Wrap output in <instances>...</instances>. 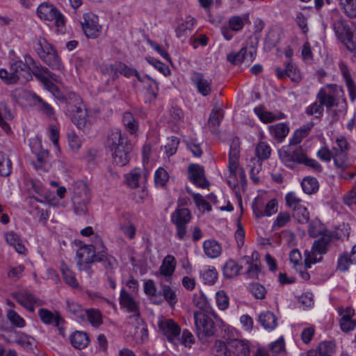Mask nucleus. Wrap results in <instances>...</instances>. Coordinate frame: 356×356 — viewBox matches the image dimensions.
Wrapping results in <instances>:
<instances>
[{
  "mask_svg": "<svg viewBox=\"0 0 356 356\" xmlns=\"http://www.w3.org/2000/svg\"><path fill=\"white\" fill-rule=\"evenodd\" d=\"M120 305L127 312L132 313L128 317V325H134V322L132 318L136 317V316H138V318L140 317L139 302L124 289H122L120 295Z\"/></svg>",
  "mask_w": 356,
  "mask_h": 356,
  "instance_id": "obj_10",
  "label": "nucleus"
},
{
  "mask_svg": "<svg viewBox=\"0 0 356 356\" xmlns=\"http://www.w3.org/2000/svg\"><path fill=\"white\" fill-rule=\"evenodd\" d=\"M142 177H143L144 179H147V172L146 170L140 168H134L126 176L127 184L131 188H137Z\"/></svg>",
  "mask_w": 356,
  "mask_h": 356,
  "instance_id": "obj_30",
  "label": "nucleus"
},
{
  "mask_svg": "<svg viewBox=\"0 0 356 356\" xmlns=\"http://www.w3.org/2000/svg\"><path fill=\"white\" fill-rule=\"evenodd\" d=\"M276 75L280 79L289 77L293 81H298L300 79V74L296 67L290 62L284 63V69L277 67Z\"/></svg>",
  "mask_w": 356,
  "mask_h": 356,
  "instance_id": "obj_23",
  "label": "nucleus"
},
{
  "mask_svg": "<svg viewBox=\"0 0 356 356\" xmlns=\"http://www.w3.org/2000/svg\"><path fill=\"white\" fill-rule=\"evenodd\" d=\"M216 301L219 309L224 311L227 309L229 305V298L225 291H218L216 293Z\"/></svg>",
  "mask_w": 356,
  "mask_h": 356,
  "instance_id": "obj_62",
  "label": "nucleus"
},
{
  "mask_svg": "<svg viewBox=\"0 0 356 356\" xmlns=\"http://www.w3.org/2000/svg\"><path fill=\"white\" fill-rule=\"evenodd\" d=\"M319 356H332L335 351V344L332 341H323L317 348Z\"/></svg>",
  "mask_w": 356,
  "mask_h": 356,
  "instance_id": "obj_56",
  "label": "nucleus"
},
{
  "mask_svg": "<svg viewBox=\"0 0 356 356\" xmlns=\"http://www.w3.org/2000/svg\"><path fill=\"white\" fill-rule=\"evenodd\" d=\"M332 239V235L330 233L324 234L320 238L314 241L312 245V250L317 252L318 254H325L328 250V247Z\"/></svg>",
  "mask_w": 356,
  "mask_h": 356,
  "instance_id": "obj_27",
  "label": "nucleus"
},
{
  "mask_svg": "<svg viewBox=\"0 0 356 356\" xmlns=\"http://www.w3.org/2000/svg\"><path fill=\"white\" fill-rule=\"evenodd\" d=\"M161 293L163 296V300H165L168 302L171 308H174L175 305L178 301L177 294L170 286L166 284L161 285Z\"/></svg>",
  "mask_w": 356,
  "mask_h": 356,
  "instance_id": "obj_42",
  "label": "nucleus"
},
{
  "mask_svg": "<svg viewBox=\"0 0 356 356\" xmlns=\"http://www.w3.org/2000/svg\"><path fill=\"white\" fill-rule=\"evenodd\" d=\"M252 210L257 218L270 216L277 211V202L276 200L272 199L264 205L261 199L256 198L252 203Z\"/></svg>",
  "mask_w": 356,
  "mask_h": 356,
  "instance_id": "obj_14",
  "label": "nucleus"
},
{
  "mask_svg": "<svg viewBox=\"0 0 356 356\" xmlns=\"http://www.w3.org/2000/svg\"><path fill=\"white\" fill-rule=\"evenodd\" d=\"M254 112L259 118L264 123H270L280 119L274 113L264 111L262 107L258 106L254 108Z\"/></svg>",
  "mask_w": 356,
  "mask_h": 356,
  "instance_id": "obj_54",
  "label": "nucleus"
},
{
  "mask_svg": "<svg viewBox=\"0 0 356 356\" xmlns=\"http://www.w3.org/2000/svg\"><path fill=\"white\" fill-rule=\"evenodd\" d=\"M230 355L235 356H250V346L244 340L233 339L229 341Z\"/></svg>",
  "mask_w": 356,
  "mask_h": 356,
  "instance_id": "obj_22",
  "label": "nucleus"
},
{
  "mask_svg": "<svg viewBox=\"0 0 356 356\" xmlns=\"http://www.w3.org/2000/svg\"><path fill=\"white\" fill-rule=\"evenodd\" d=\"M35 50L40 59L51 69L58 71L63 69L57 51L45 39H38Z\"/></svg>",
  "mask_w": 356,
  "mask_h": 356,
  "instance_id": "obj_4",
  "label": "nucleus"
},
{
  "mask_svg": "<svg viewBox=\"0 0 356 356\" xmlns=\"http://www.w3.org/2000/svg\"><path fill=\"white\" fill-rule=\"evenodd\" d=\"M330 233L318 219L312 220L308 227V234L312 238L321 236L324 234Z\"/></svg>",
  "mask_w": 356,
  "mask_h": 356,
  "instance_id": "obj_34",
  "label": "nucleus"
},
{
  "mask_svg": "<svg viewBox=\"0 0 356 356\" xmlns=\"http://www.w3.org/2000/svg\"><path fill=\"white\" fill-rule=\"evenodd\" d=\"M118 70L119 71V74H122L127 78H130L131 76H134L137 78L138 81H144V79H142V76L135 68L130 67L122 62H118Z\"/></svg>",
  "mask_w": 356,
  "mask_h": 356,
  "instance_id": "obj_52",
  "label": "nucleus"
},
{
  "mask_svg": "<svg viewBox=\"0 0 356 356\" xmlns=\"http://www.w3.org/2000/svg\"><path fill=\"white\" fill-rule=\"evenodd\" d=\"M70 113L71 119L73 123L77 127V128L82 129L87 124V116L88 112L83 105L77 106V107L72 109V111H68Z\"/></svg>",
  "mask_w": 356,
  "mask_h": 356,
  "instance_id": "obj_21",
  "label": "nucleus"
},
{
  "mask_svg": "<svg viewBox=\"0 0 356 356\" xmlns=\"http://www.w3.org/2000/svg\"><path fill=\"white\" fill-rule=\"evenodd\" d=\"M61 272L63 278L67 284L74 289L79 287V283L75 277L74 273L71 271L64 264H63L61 266Z\"/></svg>",
  "mask_w": 356,
  "mask_h": 356,
  "instance_id": "obj_51",
  "label": "nucleus"
},
{
  "mask_svg": "<svg viewBox=\"0 0 356 356\" xmlns=\"http://www.w3.org/2000/svg\"><path fill=\"white\" fill-rule=\"evenodd\" d=\"M200 276L205 284H213L218 279V272L213 266H207L200 271Z\"/></svg>",
  "mask_w": 356,
  "mask_h": 356,
  "instance_id": "obj_44",
  "label": "nucleus"
},
{
  "mask_svg": "<svg viewBox=\"0 0 356 356\" xmlns=\"http://www.w3.org/2000/svg\"><path fill=\"white\" fill-rule=\"evenodd\" d=\"M5 240L10 246H13L16 252L20 254H25L26 248L22 243L20 237L13 231L5 234Z\"/></svg>",
  "mask_w": 356,
  "mask_h": 356,
  "instance_id": "obj_26",
  "label": "nucleus"
},
{
  "mask_svg": "<svg viewBox=\"0 0 356 356\" xmlns=\"http://www.w3.org/2000/svg\"><path fill=\"white\" fill-rule=\"evenodd\" d=\"M191 81L197 91L204 97L209 95L212 92V79L206 74L193 71L191 74Z\"/></svg>",
  "mask_w": 356,
  "mask_h": 356,
  "instance_id": "obj_12",
  "label": "nucleus"
},
{
  "mask_svg": "<svg viewBox=\"0 0 356 356\" xmlns=\"http://www.w3.org/2000/svg\"><path fill=\"white\" fill-rule=\"evenodd\" d=\"M333 29L337 37L342 42L345 39H347L348 33L351 30L345 20L340 17H337L334 19L333 23Z\"/></svg>",
  "mask_w": 356,
  "mask_h": 356,
  "instance_id": "obj_31",
  "label": "nucleus"
},
{
  "mask_svg": "<svg viewBox=\"0 0 356 356\" xmlns=\"http://www.w3.org/2000/svg\"><path fill=\"white\" fill-rule=\"evenodd\" d=\"M292 216L296 219L298 222L300 224H305L308 222L309 219V213L306 206L300 207L296 211L292 212Z\"/></svg>",
  "mask_w": 356,
  "mask_h": 356,
  "instance_id": "obj_63",
  "label": "nucleus"
},
{
  "mask_svg": "<svg viewBox=\"0 0 356 356\" xmlns=\"http://www.w3.org/2000/svg\"><path fill=\"white\" fill-rule=\"evenodd\" d=\"M83 31L88 38H97L101 33L102 26L99 24V17L92 13H85L81 22Z\"/></svg>",
  "mask_w": 356,
  "mask_h": 356,
  "instance_id": "obj_9",
  "label": "nucleus"
},
{
  "mask_svg": "<svg viewBox=\"0 0 356 356\" xmlns=\"http://www.w3.org/2000/svg\"><path fill=\"white\" fill-rule=\"evenodd\" d=\"M249 291L257 299L262 300L265 298L266 294V289L265 287L259 282H254L249 285Z\"/></svg>",
  "mask_w": 356,
  "mask_h": 356,
  "instance_id": "obj_60",
  "label": "nucleus"
},
{
  "mask_svg": "<svg viewBox=\"0 0 356 356\" xmlns=\"http://www.w3.org/2000/svg\"><path fill=\"white\" fill-rule=\"evenodd\" d=\"M258 321L266 330H273L277 326V318L270 311H264L258 316Z\"/></svg>",
  "mask_w": 356,
  "mask_h": 356,
  "instance_id": "obj_33",
  "label": "nucleus"
},
{
  "mask_svg": "<svg viewBox=\"0 0 356 356\" xmlns=\"http://www.w3.org/2000/svg\"><path fill=\"white\" fill-rule=\"evenodd\" d=\"M122 123L125 129L131 135H136L138 131V123L131 112L127 111L123 113Z\"/></svg>",
  "mask_w": 356,
  "mask_h": 356,
  "instance_id": "obj_38",
  "label": "nucleus"
},
{
  "mask_svg": "<svg viewBox=\"0 0 356 356\" xmlns=\"http://www.w3.org/2000/svg\"><path fill=\"white\" fill-rule=\"evenodd\" d=\"M15 339L12 342L17 343L24 348H29L32 346L33 338L21 332L14 331Z\"/></svg>",
  "mask_w": 356,
  "mask_h": 356,
  "instance_id": "obj_57",
  "label": "nucleus"
},
{
  "mask_svg": "<svg viewBox=\"0 0 356 356\" xmlns=\"http://www.w3.org/2000/svg\"><path fill=\"white\" fill-rule=\"evenodd\" d=\"M316 99L327 108L337 106L340 101L345 104V108H346L344 91L341 86L337 84H326L322 87L316 95Z\"/></svg>",
  "mask_w": 356,
  "mask_h": 356,
  "instance_id": "obj_3",
  "label": "nucleus"
},
{
  "mask_svg": "<svg viewBox=\"0 0 356 356\" xmlns=\"http://www.w3.org/2000/svg\"><path fill=\"white\" fill-rule=\"evenodd\" d=\"M136 316V317L132 318L134 319V324L129 325L134 328V332H133L134 337L140 339V340L143 342L148 338L147 325L141 317L138 318V316Z\"/></svg>",
  "mask_w": 356,
  "mask_h": 356,
  "instance_id": "obj_25",
  "label": "nucleus"
},
{
  "mask_svg": "<svg viewBox=\"0 0 356 356\" xmlns=\"http://www.w3.org/2000/svg\"><path fill=\"white\" fill-rule=\"evenodd\" d=\"M11 97L19 104H24L34 107L40 97L33 92L22 88L14 90L11 93Z\"/></svg>",
  "mask_w": 356,
  "mask_h": 356,
  "instance_id": "obj_16",
  "label": "nucleus"
},
{
  "mask_svg": "<svg viewBox=\"0 0 356 356\" xmlns=\"http://www.w3.org/2000/svg\"><path fill=\"white\" fill-rule=\"evenodd\" d=\"M325 106L318 100L314 102L306 108L305 113L308 115H314L316 118L322 116Z\"/></svg>",
  "mask_w": 356,
  "mask_h": 356,
  "instance_id": "obj_61",
  "label": "nucleus"
},
{
  "mask_svg": "<svg viewBox=\"0 0 356 356\" xmlns=\"http://www.w3.org/2000/svg\"><path fill=\"white\" fill-rule=\"evenodd\" d=\"M301 186L304 192L307 194H313L318 190V182L314 177H306L302 181Z\"/></svg>",
  "mask_w": 356,
  "mask_h": 356,
  "instance_id": "obj_48",
  "label": "nucleus"
},
{
  "mask_svg": "<svg viewBox=\"0 0 356 356\" xmlns=\"http://www.w3.org/2000/svg\"><path fill=\"white\" fill-rule=\"evenodd\" d=\"M176 261L173 256L167 255L162 261L159 270L165 277H170L175 272Z\"/></svg>",
  "mask_w": 356,
  "mask_h": 356,
  "instance_id": "obj_35",
  "label": "nucleus"
},
{
  "mask_svg": "<svg viewBox=\"0 0 356 356\" xmlns=\"http://www.w3.org/2000/svg\"><path fill=\"white\" fill-rule=\"evenodd\" d=\"M6 318L14 327L23 328L26 325L25 320L13 309L7 310Z\"/></svg>",
  "mask_w": 356,
  "mask_h": 356,
  "instance_id": "obj_43",
  "label": "nucleus"
},
{
  "mask_svg": "<svg viewBox=\"0 0 356 356\" xmlns=\"http://www.w3.org/2000/svg\"><path fill=\"white\" fill-rule=\"evenodd\" d=\"M211 316L216 319L217 324L219 326L224 327L225 325L224 321L216 314L214 311L211 312V313H205L204 312H193L195 326L199 337H209L215 334L216 328L215 322L212 319Z\"/></svg>",
  "mask_w": 356,
  "mask_h": 356,
  "instance_id": "obj_2",
  "label": "nucleus"
},
{
  "mask_svg": "<svg viewBox=\"0 0 356 356\" xmlns=\"http://www.w3.org/2000/svg\"><path fill=\"white\" fill-rule=\"evenodd\" d=\"M98 240L101 251L97 252V262L102 264L106 274H114L118 267V261L113 256L106 252V248L101 238H98Z\"/></svg>",
  "mask_w": 356,
  "mask_h": 356,
  "instance_id": "obj_13",
  "label": "nucleus"
},
{
  "mask_svg": "<svg viewBox=\"0 0 356 356\" xmlns=\"http://www.w3.org/2000/svg\"><path fill=\"white\" fill-rule=\"evenodd\" d=\"M64 100L67 104V111H72V109L77 107V106L83 105L80 97L74 92H69L67 97H64L62 95L61 99Z\"/></svg>",
  "mask_w": 356,
  "mask_h": 356,
  "instance_id": "obj_47",
  "label": "nucleus"
},
{
  "mask_svg": "<svg viewBox=\"0 0 356 356\" xmlns=\"http://www.w3.org/2000/svg\"><path fill=\"white\" fill-rule=\"evenodd\" d=\"M189 180L197 187L206 188L209 182L205 177L204 168L198 164H191L188 167Z\"/></svg>",
  "mask_w": 356,
  "mask_h": 356,
  "instance_id": "obj_15",
  "label": "nucleus"
},
{
  "mask_svg": "<svg viewBox=\"0 0 356 356\" xmlns=\"http://www.w3.org/2000/svg\"><path fill=\"white\" fill-rule=\"evenodd\" d=\"M203 250L204 254L212 259L219 257L222 252L221 245L213 239L206 240L203 243Z\"/></svg>",
  "mask_w": 356,
  "mask_h": 356,
  "instance_id": "obj_29",
  "label": "nucleus"
},
{
  "mask_svg": "<svg viewBox=\"0 0 356 356\" xmlns=\"http://www.w3.org/2000/svg\"><path fill=\"white\" fill-rule=\"evenodd\" d=\"M77 198L81 201H90V195L85 182L79 181L74 183L72 200Z\"/></svg>",
  "mask_w": 356,
  "mask_h": 356,
  "instance_id": "obj_28",
  "label": "nucleus"
},
{
  "mask_svg": "<svg viewBox=\"0 0 356 356\" xmlns=\"http://www.w3.org/2000/svg\"><path fill=\"white\" fill-rule=\"evenodd\" d=\"M106 146L111 152L113 163L119 166L126 165L130 160L133 145L120 129H113L108 136Z\"/></svg>",
  "mask_w": 356,
  "mask_h": 356,
  "instance_id": "obj_1",
  "label": "nucleus"
},
{
  "mask_svg": "<svg viewBox=\"0 0 356 356\" xmlns=\"http://www.w3.org/2000/svg\"><path fill=\"white\" fill-rule=\"evenodd\" d=\"M144 81H140L145 85L147 92L152 95L154 99H156L159 92V83L149 75H145L142 76Z\"/></svg>",
  "mask_w": 356,
  "mask_h": 356,
  "instance_id": "obj_46",
  "label": "nucleus"
},
{
  "mask_svg": "<svg viewBox=\"0 0 356 356\" xmlns=\"http://www.w3.org/2000/svg\"><path fill=\"white\" fill-rule=\"evenodd\" d=\"M12 297L23 307L33 312L36 306L44 305V301L34 296L30 291L22 290L12 293Z\"/></svg>",
  "mask_w": 356,
  "mask_h": 356,
  "instance_id": "obj_11",
  "label": "nucleus"
},
{
  "mask_svg": "<svg viewBox=\"0 0 356 356\" xmlns=\"http://www.w3.org/2000/svg\"><path fill=\"white\" fill-rule=\"evenodd\" d=\"M193 303L199 309L196 312H204L205 313L213 312L207 298L203 294L194 296Z\"/></svg>",
  "mask_w": 356,
  "mask_h": 356,
  "instance_id": "obj_50",
  "label": "nucleus"
},
{
  "mask_svg": "<svg viewBox=\"0 0 356 356\" xmlns=\"http://www.w3.org/2000/svg\"><path fill=\"white\" fill-rule=\"evenodd\" d=\"M240 156L239 147L237 144L233 143L230 146V150L229 153V162L228 168L230 173V177H236V174L238 171L240 177L243 179L245 177V175L243 170L239 169L238 166V158Z\"/></svg>",
  "mask_w": 356,
  "mask_h": 356,
  "instance_id": "obj_17",
  "label": "nucleus"
},
{
  "mask_svg": "<svg viewBox=\"0 0 356 356\" xmlns=\"http://www.w3.org/2000/svg\"><path fill=\"white\" fill-rule=\"evenodd\" d=\"M280 156L282 161L288 165V163L295 162L298 163H302L306 154L303 152L300 147H296L293 150L284 151Z\"/></svg>",
  "mask_w": 356,
  "mask_h": 356,
  "instance_id": "obj_24",
  "label": "nucleus"
},
{
  "mask_svg": "<svg viewBox=\"0 0 356 356\" xmlns=\"http://www.w3.org/2000/svg\"><path fill=\"white\" fill-rule=\"evenodd\" d=\"M89 337L86 332L76 331L70 336L71 344L76 349H83L89 343Z\"/></svg>",
  "mask_w": 356,
  "mask_h": 356,
  "instance_id": "obj_32",
  "label": "nucleus"
},
{
  "mask_svg": "<svg viewBox=\"0 0 356 356\" xmlns=\"http://www.w3.org/2000/svg\"><path fill=\"white\" fill-rule=\"evenodd\" d=\"M37 14L42 20L54 21L57 32L64 33L65 17L53 4L49 2L40 3L37 8Z\"/></svg>",
  "mask_w": 356,
  "mask_h": 356,
  "instance_id": "obj_5",
  "label": "nucleus"
},
{
  "mask_svg": "<svg viewBox=\"0 0 356 356\" xmlns=\"http://www.w3.org/2000/svg\"><path fill=\"white\" fill-rule=\"evenodd\" d=\"M191 213L188 209L178 207L171 214V222L176 227V236L185 240L187 236L186 225L191 220Z\"/></svg>",
  "mask_w": 356,
  "mask_h": 356,
  "instance_id": "obj_7",
  "label": "nucleus"
},
{
  "mask_svg": "<svg viewBox=\"0 0 356 356\" xmlns=\"http://www.w3.org/2000/svg\"><path fill=\"white\" fill-rule=\"evenodd\" d=\"M37 163L33 162V165L36 169H42L48 170L49 167V152L47 149H41L40 152H35Z\"/></svg>",
  "mask_w": 356,
  "mask_h": 356,
  "instance_id": "obj_37",
  "label": "nucleus"
},
{
  "mask_svg": "<svg viewBox=\"0 0 356 356\" xmlns=\"http://www.w3.org/2000/svg\"><path fill=\"white\" fill-rule=\"evenodd\" d=\"M245 22H249L248 15L243 17L235 15L229 19L228 26L232 31L238 32L243 29Z\"/></svg>",
  "mask_w": 356,
  "mask_h": 356,
  "instance_id": "obj_41",
  "label": "nucleus"
},
{
  "mask_svg": "<svg viewBox=\"0 0 356 356\" xmlns=\"http://www.w3.org/2000/svg\"><path fill=\"white\" fill-rule=\"evenodd\" d=\"M305 268H310L312 264L320 262L322 260L321 255L318 254L312 248L310 251L306 250L305 252Z\"/></svg>",
  "mask_w": 356,
  "mask_h": 356,
  "instance_id": "obj_55",
  "label": "nucleus"
},
{
  "mask_svg": "<svg viewBox=\"0 0 356 356\" xmlns=\"http://www.w3.org/2000/svg\"><path fill=\"white\" fill-rule=\"evenodd\" d=\"M285 200L286 206L291 209L292 212L305 206L302 200L293 192L288 193L285 196Z\"/></svg>",
  "mask_w": 356,
  "mask_h": 356,
  "instance_id": "obj_49",
  "label": "nucleus"
},
{
  "mask_svg": "<svg viewBox=\"0 0 356 356\" xmlns=\"http://www.w3.org/2000/svg\"><path fill=\"white\" fill-rule=\"evenodd\" d=\"M255 154L258 158L257 161L267 160L271 154V148L266 142L259 143L255 147Z\"/></svg>",
  "mask_w": 356,
  "mask_h": 356,
  "instance_id": "obj_45",
  "label": "nucleus"
},
{
  "mask_svg": "<svg viewBox=\"0 0 356 356\" xmlns=\"http://www.w3.org/2000/svg\"><path fill=\"white\" fill-rule=\"evenodd\" d=\"M158 327L169 342L174 344L179 341V335L181 334V327L173 319L165 318L159 319Z\"/></svg>",
  "mask_w": 356,
  "mask_h": 356,
  "instance_id": "obj_8",
  "label": "nucleus"
},
{
  "mask_svg": "<svg viewBox=\"0 0 356 356\" xmlns=\"http://www.w3.org/2000/svg\"><path fill=\"white\" fill-rule=\"evenodd\" d=\"M196 20L195 18L191 16L186 17V19L176 27V37L182 42H185L191 35Z\"/></svg>",
  "mask_w": 356,
  "mask_h": 356,
  "instance_id": "obj_19",
  "label": "nucleus"
},
{
  "mask_svg": "<svg viewBox=\"0 0 356 356\" xmlns=\"http://www.w3.org/2000/svg\"><path fill=\"white\" fill-rule=\"evenodd\" d=\"M247 53V47H242L238 52H231L227 56L229 62L234 65H238L245 61V55Z\"/></svg>",
  "mask_w": 356,
  "mask_h": 356,
  "instance_id": "obj_59",
  "label": "nucleus"
},
{
  "mask_svg": "<svg viewBox=\"0 0 356 356\" xmlns=\"http://www.w3.org/2000/svg\"><path fill=\"white\" fill-rule=\"evenodd\" d=\"M11 170V161L8 157L5 156L3 153H0V176L8 177L10 175Z\"/></svg>",
  "mask_w": 356,
  "mask_h": 356,
  "instance_id": "obj_58",
  "label": "nucleus"
},
{
  "mask_svg": "<svg viewBox=\"0 0 356 356\" xmlns=\"http://www.w3.org/2000/svg\"><path fill=\"white\" fill-rule=\"evenodd\" d=\"M38 316L41 321L46 325H50L54 323V325L58 328L60 332L63 334V329L60 326L64 323L65 321L58 312L54 314L47 309L41 308L38 310Z\"/></svg>",
  "mask_w": 356,
  "mask_h": 356,
  "instance_id": "obj_18",
  "label": "nucleus"
},
{
  "mask_svg": "<svg viewBox=\"0 0 356 356\" xmlns=\"http://www.w3.org/2000/svg\"><path fill=\"white\" fill-rule=\"evenodd\" d=\"M345 13L350 17H356V0H339Z\"/></svg>",
  "mask_w": 356,
  "mask_h": 356,
  "instance_id": "obj_64",
  "label": "nucleus"
},
{
  "mask_svg": "<svg viewBox=\"0 0 356 356\" xmlns=\"http://www.w3.org/2000/svg\"><path fill=\"white\" fill-rule=\"evenodd\" d=\"M83 318L81 321H88L90 323L95 327L100 326L102 323V316L100 312L95 309H86Z\"/></svg>",
  "mask_w": 356,
  "mask_h": 356,
  "instance_id": "obj_36",
  "label": "nucleus"
},
{
  "mask_svg": "<svg viewBox=\"0 0 356 356\" xmlns=\"http://www.w3.org/2000/svg\"><path fill=\"white\" fill-rule=\"evenodd\" d=\"M339 70L348 90L351 102L356 99V83L352 78L350 70L344 63H339Z\"/></svg>",
  "mask_w": 356,
  "mask_h": 356,
  "instance_id": "obj_20",
  "label": "nucleus"
},
{
  "mask_svg": "<svg viewBox=\"0 0 356 356\" xmlns=\"http://www.w3.org/2000/svg\"><path fill=\"white\" fill-rule=\"evenodd\" d=\"M144 292L146 295L152 298L154 303L161 304L163 302L161 298L157 299L159 293H156V289L153 280H148L145 282L144 284Z\"/></svg>",
  "mask_w": 356,
  "mask_h": 356,
  "instance_id": "obj_53",
  "label": "nucleus"
},
{
  "mask_svg": "<svg viewBox=\"0 0 356 356\" xmlns=\"http://www.w3.org/2000/svg\"><path fill=\"white\" fill-rule=\"evenodd\" d=\"M269 129L271 135H273L278 142H282L289 132V127L284 123H278L270 126Z\"/></svg>",
  "mask_w": 356,
  "mask_h": 356,
  "instance_id": "obj_40",
  "label": "nucleus"
},
{
  "mask_svg": "<svg viewBox=\"0 0 356 356\" xmlns=\"http://www.w3.org/2000/svg\"><path fill=\"white\" fill-rule=\"evenodd\" d=\"M95 238L94 244L82 245L76 251V257L79 259L77 266L80 270H87L90 273V268L86 265L92 264L97 260V252L101 251L98 240L100 238L97 235Z\"/></svg>",
  "mask_w": 356,
  "mask_h": 356,
  "instance_id": "obj_6",
  "label": "nucleus"
},
{
  "mask_svg": "<svg viewBox=\"0 0 356 356\" xmlns=\"http://www.w3.org/2000/svg\"><path fill=\"white\" fill-rule=\"evenodd\" d=\"M242 269V266L234 260H228L223 266L222 273L226 278L232 279L236 277Z\"/></svg>",
  "mask_w": 356,
  "mask_h": 356,
  "instance_id": "obj_39",
  "label": "nucleus"
}]
</instances>
